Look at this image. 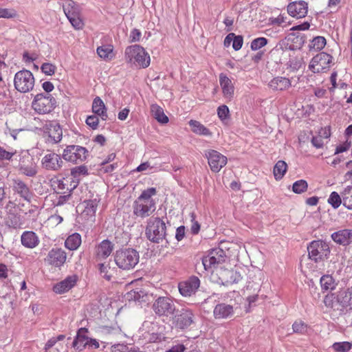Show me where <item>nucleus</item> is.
<instances>
[{
    "instance_id": "obj_1",
    "label": "nucleus",
    "mask_w": 352,
    "mask_h": 352,
    "mask_svg": "<svg viewBox=\"0 0 352 352\" xmlns=\"http://www.w3.org/2000/svg\"><path fill=\"white\" fill-rule=\"evenodd\" d=\"M145 236L146 239L153 243H161L166 239V226L164 221L157 217H151L148 221L145 228Z\"/></svg>"
},
{
    "instance_id": "obj_2",
    "label": "nucleus",
    "mask_w": 352,
    "mask_h": 352,
    "mask_svg": "<svg viewBox=\"0 0 352 352\" xmlns=\"http://www.w3.org/2000/svg\"><path fill=\"white\" fill-rule=\"evenodd\" d=\"M124 58L127 63L143 69L147 68L151 63L149 54L139 45L128 46L125 49Z\"/></svg>"
},
{
    "instance_id": "obj_3",
    "label": "nucleus",
    "mask_w": 352,
    "mask_h": 352,
    "mask_svg": "<svg viewBox=\"0 0 352 352\" xmlns=\"http://www.w3.org/2000/svg\"><path fill=\"white\" fill-rule=\"evenodd\" d=\"M139 252L132 248L117 250L114 254V261L117 266L124 270L133 269L138 263Z\"/></svg>"
},
{
    "instance_id": "obj_4",
    "label": "nucleus",
    "mask_w": 352,
    "mask_h": 352,
    "mask_svg": "<svg viewBox=\"0 0 352 352\" xmlns=\"http://www.w3.org/2000/svg\"><path fill=\"white\" fill-rule=\"evenodd\" d=\"M307 248L309 258L315 263L328 259L331 253L329 243L321 239L312 241Z\"/></svg>"
},
{
    "instance_id": "obj_5",
    "label": "nucleus",
    "mask_w": 352,
    "mask_h": 352,
    "mask_svg": "<svg viewBox=\"0 0 352 352\" xmlns=\"http://www.w3.org/2000/svg\"><path fill=\"white\" fill-rule=\"evenodd\" d=\"M151 308L158 317L173 316L176 311V305L173 300L168 296L157 298L153 302Z\"/></svg>"
},
{
    "instance_id": "obj_6",
    "label": "nucleus",
    "mask_w": 352,
    "mask_h": 352,
    "mask_svg": "<svg viewBox=\"0 0 352 352\" xmlns=\"http://www.w3.org/2000/svg\"><path fill=\"white\" fill-rule=\"evenodd\" d=\"M17 169L19 173L28 177H34L38 172V167L34 157L28 152L19 155Z\"/></svg>"
},
{
    "instance_id": "obj_7",
    "label": "nucleus",
    "mask_w": 352,
    "mask_h": 352,
    "mask_svg": "<svg viewBox=\"0 0 352 352\" xmlns=\"http://www.w3.org/2000/svg\"><path fill=\"white\" fill-rule=\"evenodd\" d=\"M56 104V99L50 94H38L35 96L32 107L40 114H45L54 110Z\"/></svg>"
},
{
    "instance_id": "obj_8",
    "label": "nucleus",
    "mask_w": 352,
    "mask_h": 352,
    "mask_svg": "<svg viewBox=\"0 0 352 352\" xmlns=\"http://www.w3.org/2000/svg\"><path fill=\"white\" fill-rule=\"evenodd\" d=\"M34 82L32 73L28 69H23L15 74L14 85L15 89L21 93H28L32 90Z\"/></svg>"
},
{
    "instance_id": "obj_9",
    "label": "nucleus",
    "mask_w": 352,
    "mask_h": 352,
    "mask_svg": "<svg viewBox=\"0 0 352 352\" xmlns=\"http://www.w3.org/2000/svg\"><path fill=\"white\" fill-rule=\"evenodd\" d=\"M89 155L88 150L79 145H69L63 150L62 157L69 162L80 164L84 162Z\"/></svg>"
},
{
    "instance_id": "obj_10",
    "label": "nucleus",
    "mask_w": 352,
    "mask_h": 352,
    "mask_svg": "<svg viewBox=\"0 0 352 352\" xmlns=\"http://www.w3.org/2000/svg\"><path fill=\"white\" fill-rule=\"evenodd\" d=\"M333 57L325 52H320L312 58L309 69L314 73L324 72L330 68Z\"/></svg>"
},
{
    "instance_id": "obj_11",
    "label": "nucleus",
    "mask_w": 352,
    "mask_h": 352,
    "mask_svg": "<svg viewBox=\"0 0 352 352\" xmlns=\"http://www.w3.org/2000/svg\"><path fill=\"white\" fill-rule=\"evenodd\" d=\"M173 316V323L177 329L184 330L194 323L195 315L190 309L182 308Z\"/></svg>"
},
{
    "instance_id": "obj_12",
    "label": "nucleus",
    "mask_w": 352,
    "mask_h": 352,
    "mask_svg": "<svg viewBox=\"0 0 352 352\" xmlns=\"http://www.w3.org/2000/svg\"><path fill=\"white\" fill-rule=\"evenodd\" d=\"M205 156L208 159L211 170L214 173L220 171L228 162L226 156L215 150L206 151Z\"/></svg>"
},
{
    "instance_id": "obj_13",
    "label": "nucleus",
    "mask_w": 352,
    "mask_h": 352,
    "mask_svg": "<svg viewBox=\"0 0 352 352\" xmlns=\"http://www.w3.org/2000/svg\"><path fill=\"white\" fill-rule=\"evenodd\" d=\"M11 187L15 194L28 202L31 201L34 194L30 186L24 181L19 178L13 179Z\"/></svg>"
},
{
    "instance_id": "obj_14",
    "label": "nucleus",
    "mask_w": 352,
    "mask_h": 352,
    "mask_svg": "<svg viewBox=\"0 0 352 352\" xmlns=\"http://www.w3.org/2000/svg\"><path fill=\"white\" fill-rule=\"evenodd\" d=\"M63 164L60 155L53 152L45 155L41 160L43 168L47 170H59L63 167Z\"/></svg>"
},
{
    "instance_id": "obj_15",
    "label": "nucleus",
    "mask_w": 352,
    "mask_h": 352,
    "mask_svg": "<svg viewBox=\"0 0 352 352\" xmlns=\"http://www.w3.org/2000/svg\"><path fill=\"white\" fill-rule=\"evenodd\" d=\"M223 254L224 252L221 249H212L202 258V265L204 269L208 270L216 265L223 263L224 261Z\"/></svg>"
},
{
    "instance_id": "obj_16",
    "label": "nucleus",
    "mask_w": 352,
    "mask_h": 352,
    "mask_svg": "<svg viewBox=\"0 0 352 352\" xmlns=\"http://www.w3.org/2000/svg\"><path fill=\"white\" fill-rule=\"evenodd\" d=\"M66 258L67 254L63 249L54 248L48 252L45 261L49 265L60 267L65 263Z\"/></svg>"
},
{
    "instance_id": "obj_17",
    "label": "nucleus",
    "mask_w": 352,
    "mask_h": 352,
    "mask_svg": "<svg viewBox=\"0 0 352 352\" xmlns=\"http://www.w3.org/2000/svg\"><path fill=\"white\" fill-rule=\"evenodd\" d=\"M155 210V204L143 202L136 199L133 204V214L142 219L149 217Z\"/></svg>"
},
{
    "instance_id": "obj_18",
    "label": "nucleus",
    "mask_w": 352,
    "mask_h": 352,
    "mask_svg": "<svg viewBox=\"0 0 352 352\" xmlns=\"http://www.w3.org/2000/svg\"><path fill=\"white\" fill-rule=\"evenodd\" d=\"M200 286V280L195 276L179 284V290L183 296H190L194 294Z\"/></svg>"
},
{
    "instance_id": "obj_19",
    "label": "nucleus",
    "mask_w": 352,
    "mask_h": 352,
    "mask_svg": "<svg viewBox=\"0 0 352 352\" xmlns=\"http://www.w3.org/2000/svg\"><path fill=\"white\" fill-rule=\"evenodd\" d=\"M287 12L292 17L304 18L308 12V4L304 1L292 2L287 6Z\"/></svg>"
},
{
    "instance_id": "obj_20",
    "label": "nucleus",
    "mask_w": 352,
    "mask_h": 352,
    "mask_svg": "<svg viewBox=\"0 0 352 352\" xmlns=\"http://www.w3.org/2000/svg\"><path fill=\"white\" fill-rule=\"evenodd\" d=\"M234 305L218 303L214 308L213 315L216 319H228L234 316Z\"/></svg>"
},
{
    "instance_id": "obj_21",
    "label": "nucleus",
    "mask_w": 352,
    "mask_h": 352,
    "mask_svg": "<svg viewBox=\"0 0 352 352\" xmlns=\"http://www.w3.org/2000/svg\"><path fill=\"white\" fill-rule=\"evenodd\" d=\"M78 280V277L76 274L68 276L64 280L55 284L53 291L59 294L67 292L76 285Z\"/></svg>"
},
{
    "instance_id": "obj_22",
    "label": "nucleus",
    "mask_w": 352,
    "mask_h": 352,
    "mask_svg": "<svg viewBox=\"0 0 352 352\" xmlns=\"http://www.w3.org/2000/svg\"><path fill=\"white\" fill-rule=\"evenodd\" d=\"M331 238L337 244L346 246L352 243V229H342L331 234Z\"/></svg>"
},
{
    "instance_id": "obj_23",
    "label": "nucleus",
    "mask_w": 352,
    "mask_h": 352,
    "mask_svg": "<svg viewBox=\"0 0 352 352\" xmlns=\"http://www.w3.org/2000/svg\"><path fill=\"white\" fill-rule=\"evenodd\" d=\"M99 201L100 199L98 198L85 200L81 204V206H78V208L80 207L83 208L81 214L87 219L89 218L94 219Z\"/></svg>"
},
{
    "instance_id": "obj_24",
    "label": "nucleus",
    "mask_w": 352,
    "mask_h": 352,
    "mask_svg": "<svg viewBox=\"0 0 352 352\" xmlns=\"http://www.w3.org/2000/svg\"><path fill=\"white\" fill-rule=\"evenodd\" d=\"M48 138L47 142L52 144H56L62 140L63 131L59 123L56 122H50L47 126Z\"/></svg>"
},
{
    "instance_id": "obj_25",
    "label": "nucleus",
    "mask_w": 352,
    "mask_h": 352,
    "mask_svg": "<svg viewBox=\"0 0 352 352\" xmlns=\"http://www.w3.org/2000/svg\"><path fill=\"white\" fill-rule=\"evenodd\" d=\"M219 84L222 89L223 96L231 100L234 96V87L232 80L224 74H219Z\"/></svg>"
},
{
    "instance_id": "obj_26",
    "label": "nucleus",
    "mask_w": 352,
    "mask_h": 352,
    "mask_svg": "<svg viewBox=\"0 0 352 352\" xmlns=\"http://www.w3.org/2000/svg\"><path fill=\"white\" fill-rule=\"evenodd\" d=\"M337 302L346 310H352V287L341 291L336 296Z\"/></svg>"
},
{
    "instance_id": "obj_27",
    "label": "nucleus",
    "mask_w": 352,
    "mask_h": 352,
    "mask_svg": "<svg viewBox=\"0 0 352 352\" xmlns=\"http://www.w3.org/2000/svg\"><path fill=\"white\" fill-rule=\"evenodd\" d=\"M114 245L108 239L102 241L98 245L96 255L99 259H105L111 254Z\"/></svg>"
},
{
    "instance_id": "obj_28",
    "label": "nucleus",
    "mask_w": 352,
    "mask_h": 352,
    "mask_svg": "<svg viewBox=\"0 0 352 352\" xmlns=\"http://www.w3.org/2000/svg\"><path fill=\"white\" fill-rule=\"evenodd\" d=\"M268 85L274 91H284L289 88L292 83L287 78L277 76L272 79Z\"/></svg>"
},
{
    "instance_id": "obj_29",
    "label": "nucleus",
    "mask_w": 352,
    "mask_h": 352,
    "mask_svg": "<svg viewBox=\"0 0 352 352\" xmlns=\"http://www.w3.org/2000/svg\"><path fill=\"white\" fill-rule=\"evenodd\" d=\"M88 332V329L85 327H82L78 329L77 335L73 342V346L79 351L83 350L87 345V337L85 333Z\"/></svg>"
},
{
    "instance_id": "obj_30",
    "label": "nucleus",
    "mask_w": 352,
    "mask_h": 352,
    "mask_svg": "<svg viewBox=\"0 0 352 352\" xmlns=\"http://www.w3.org/2000/svg\"><path fill=\"white\" fill-rule=\"evenodd\" d=\"M21 241L22 245L28 248H34L39 243L38 237L32 231H25L21 236Z\"/></svg>"
},
{
    "instance_id": "obj_31",
    "label": "nucleus",
    "mask_w": 352,
    "mask_h": 352,
    "mask_svg": "<svg viewBox=\"0 0 352 352\" xmlns=\"http://www.w3.org/2000/svg\"><path fill=\"white\" fill-rule=\"evenodd\" d=\"M92 111L100 116L102 120H107L108 118L104 103L98 96L96 97L93 100Z\"/></svg>"
},
{
    "instance_id": "obj_32",
    "label": "nucleus",
    "mask_w": 352,
    "mask_h": 352,
    "mask_svg": "<svg viewBox=\"0 0 352 352\" xmlns=\"http://www.w3.org/2000/svg\"><path fill=\"white\" fill-rule=\"evenodd\" d=\"M66 16H80V10L78 5L72 0H67L63 6Z\"/></svg>"
},
{
    "instance_id": "obj_33",
    "label": "nucleus",
    "mask_w": 352,
    "mask_h": 352,
    "mask_svg": "<svg viewBox=\"0 0 352 352\" xmlns=\"http://www.w3.org/2000/svg\"><path fill=\"white\" fill-rule=\"evenodd\" d=\"M82 242L80 234L75 232L69 235L65 241V246L69 250H76Z\"/></svg>"
},
{
    "instance_id": "obj_34",
    "label": "nucleus",
    "mask_w": 352,
    "mask_h": 352,
    "mask_svg": "<svg viewBox=\"0 0 352 352\" xmlns=\"http://www.w3.org/2000/svg\"><path fill=\"white\" fill-rule=\"evenodd\" d=\"M188 123L193 133L205 136L212 135V133L210 131V130L199 122L190 120Z\"/></svg>"
},
{
    "instance_id": "obj_35",
    "label": "nucleus",
    "mask_w": 352,
    "mask_h": 352,
    "mask_svg": "<svg viewBox=\"0 0 352 352\" xmlns=\"http://www.w3.org/2000/svg\"><path fill=\"white\" fill-rule=\"evenodd\" d=\"M152 116L162 124H166L168 122V117L164 114L163 109L157 104H153L151 106Z\"/></svg>"
},
{
    "instance_id": "obj_36",
    "label": "nucleus",
    "mask_w": 352,
    "mask_h": 352,
    "mask_svg": "<svg viewBox=\"0 0 352 352\" xmlns=\"http://www.w3.org/2000/svg\"><path fill=\"white\" fill-rule=\"evenodd\" d=\"M287 164L283 160H278L274 166L273 173L276 180H280L287 172Z\"/></svg>"
},
{
    "instance_id": "obj_37",
    "label": "nucleus",
    "mask_w": 352,
    "mask_h": 352,
    "mask_svg": "<svg viewBox=\"0 0 352 352\" xmlns=\"http://www.w3.org/2000/svg\"><path fill=\"white\" fill-rule=\"evenodd\" d=\"M320 283L322 289L326 291L333 290L336 286L334 278L329 274L323 275L320 279Z\"/></svg>"
},
{
    "instance_id": "obj_38",
    "label": "nucleus",
    "mask_w": 352,
    "mask_h": 352,
    "mask_svg": "<svg viewBox=\"0 0 352 352\" xmlns=\"http://www.w3.org/2000/svg\"><path fill=\"white\" fill-rule=\"evenodd\" d=\"M6 222L8 226L14 229L22 228L23 226L21 216L18 215L16 213L8 214Z\"/></svg>"
},
{
    "instance_id": "obj_39",
    "label": "nucleus",
    "mask_w": 352,
    "mask_h": 352,
    "mask_svg": "<svg viewBox=\"0 0 352 352\" xmlns=\"http://www.w3.org/2000/svg\"><path fill=\"white\" fill-rule=\"evenodd\" d=\"M341 195L343 206L349 210H352V186L345 188Z\"/></svg>"
},
{
    "instance_id": "obj_40",
    "label": "nucleus",
    "mask_w": 352,
    "mask_h": 352,
    "mask_svg": "<svg viewBox=\"0 0 352 352\" xmlns=\"http://www.w3.org/2000/svg\"><path fill=\"white\" fill-rule=\"evenodd\" d=\"M157 192L156 188L151 187L148 188L144 191L137 199L143 202H148L150 204H155V201L152 199V196L155 195Z\"/></svg>"
},
{
    "instance_id": "obj_41",
    "label": "nucleus",
    "mask_w": 352,
    "mask_h": 352,
    "mask_svg": "<svg viewBox=\"0 0 352 352\" xmlns=\"http://www.w3.org/2000/svg\"><path fill=\"white\" fill-rule=\"evenodd\" d=\"M326 45V39L323 36H318L314 37L309 45V50L320 51Z\"/></svg>"
},
{
    "instance_id": "obj_42",
    "label": "nucleus",
    "mask_w": 352,
    "mask_h": 352,
    "mask_svg": "<svg viewBox=\"0 0 352 352\" xmlns=\"http://www.w3.org/2000/svg\"><path fill=\"white\" fill-rule=\"evenodd\" d=\"M98 56L105 60H110L113 57V47L111 45H102L97 48Z\"/></svg>"
},
{
    "instance_id": "obj_43",
    "label": "nucleus",
    "mask_w": 352,
    "mask_h": 352,
    "mask_svg": "<svg viewBox=\"0 0 352 352\" xmlns=\"http://www.w3.org/2000/svg\"><path fill=\"white\" fill-rule=\"evenodd\" d=\"M327 201L334 209H337L342 204V197L333 191L330 194Z\"/></svg>"
},
{
    "instance_id": "obj_44",
    "label": "nucleus",
    "mask_w": 352,
    "mask_h": 352,
    "mask_svg": "<svg viewBox=\"0 0 352 352\" xmlns=\"http://www.w3.org/2000/svg\"><path fill=\"white\" fill-rule=\"evenodd\" d=\"M307 188V182L304 179H300L293 184L292 190L296 194H300L306 191Z\"/></svg>"
},
{
    "instance_id": "obj_45",
    "label": "nucleus",
    "mask_w": 352,
    "mask_h": 352,
    "mask_svg": "<svg viewBox=\"0 0 352 352\" xmlns=\"http://www.w3.org/2000/svg\"><path fill=\"white\" fill-rule=\"evenodd\" d=\"M268 43V40L265 37L256 38L251 42L250 48L253 51H256L265 46Z\"/></svg>"
},
{
    "instance_id": "obj_46",
    "label": "nucleus",
    "mask_w": 352,
    "mask_h": 352,
    "mask_svg": "<svg viewBox=\"0 0 352 352\" xmlns=\"http://www.w3.org/2000/svg\"><path fill=\"white\" fill-rule=\"evenodd\" d=\"M293 332L300 334H305L307 331V324L301 320L295 321L292 324Z\"/></svg>"
},
{
    "instance_id": "obj_47",
    "label": "nucleus",
    "mask_w": 352,
    "mask_h": 352,
    "mask_svg": "<svg viewBox=\"0 0 352 352\" xmlns=\"http://www.w3.org/2000/svg\"><path fill=\"white\" fill-rule=\"evenodd\" d=\"M71 175L75 178L78 177L80 175H88L87 167L85 165L76 166L71 169Z\"/></svg>"
},
{
    "instance_id": "obj_48",
    "label": "nucleus",
    "mask_w": 352,
    "mask_h": 352,
    "mask_svg": "<svg viewBox=\"0 0 352 352\" xmlns=\"http://www.w3.org/2000/svg\"><path fill=\"white\" fill-rule=\"evenodd\" d=\"M331 348L335 352H348L350 350L349 342H335Z\"/></svg>"
},
{
    "instance_id": "obj_49",
    "label": "nucleus",
    "mask_w": 352,
    "mask_h": 352,
    "mask_svg": "<svg viewBox=\"0 0 352 352\" xmlns=\"http://www.w3.org/2000/svg\"><path fill=\"white\" fill-rule=\"evenodd\" d=\"M76 186V185H74V187L70 190V191L67 195L56 196V199L54 201V205L58 206L65 204L71 197V191L74 188H75Z\"/></svg>"
},
{
    "instance_id": "obj_50",
    "label": "nucleus",
    "mask_w": 352,
    "mask_h": 352,
    "mask_svg": "<svg viewBox=\"0 0 352 352\" xmlns=\"http://www.w3.org/2000/svg\"><path fill=\"white\" fill-rule=\"evenodd\" d=\"M217 115L221 121H224L230 117V111L228 107L225 105H221L217 108Z\"/></svg>"
},
{
    "instance_id": "obj_51",
    "label": "nucleus",
    "mask_w": 352,
    "mask_h": 352,
    "mask_svg": "<svg viewBox=\"0 0 352 352\" xmlns=\"http://www.w3.org/2000/svg\"><path fill=\"white\" fill-rule=\"evenodd\" d=\"M41 69L45 74L52 76L55 73L56 67L52 63H44L42 64Z\"/></svg>"
},
{
    "instance_id": "obj_52",
    "label": "nucleus",
    "mask_w": 352,
    "mask_h": 352,
    "mask_svg": "<svg viewBox=\"0 0 352 352\" xmlns=\"http://www.w3.org/2000/svg\"><path fill=\"white\" fill-rule=\"evenodd\" d=\"M16 15V12L14 9L0 8V18L12 19Z\"/></svg>"
},
{
    "instance_id": "obj_53",
    "label": "nucleus",
    "mask_w": 352,
    "mask_h": 352,
    "mask_svg": "<svg viewBox=\"0 0 352 352\" xmlns=\"http://www.w3.org/2000/svg\"><path fill=\"white\" fill-rule=\"evenodd\" d=\"M72 26L76 30H80L83 27L82 21L80 19V16H67Z\"/></svg>"
},
{
    "instance_id": "obj_54",
    "label": "nucleus",
    "mask_w": 352,
    "mask_h": 352,
    "mask_svg": "<svg viewBox=\"0 0 352 352\" xmlns=\"http://www.w3.org/2000/svg\"><path fill=\"white\" fill-rule=\"evenodd\" d=\"M98 116L96 114L91 115L89 116L86 119V124L92 129H96L98 126L99 118Z\"/></svg>"
},
{
    "instance_id": "obj_55",
    "label": "nucleus",
    "mask_w": 352,
    "mask_h": 352,
    "mask_svg": "<svg viewBox=\"0 0 352 352\" xmlns=\"http://www.w3.org/2000/svg\"><path fill=\"white\" fill-rule=\"evenodd\" d=\"M196 215L194 212L190 213L191 226L190 232L192 234H197L200 230V224L195 220Z\"/></svg>"
},
{
    "instance_id": "obj_56",
    "label": "nucleus",
    "mask_w": 352,
    "mask_h": 352,
    "mask_svg": "<svg viewBox=\"0 0 352 352\" xmlns=\"http://www.w3.org/2000/svg\"><path fill=\"white\" fill-rule=\"evenodd\" d=\"M4 209L8 215L16 214L17 212V206L14 201L10 200L6 203Z\"/></svg>"
},
{
    "instance_id": "obj_57",
    "label": "nucleus",
    "mask_w": 352,
    "mask_h": 352,
    "mask_svg": "<svg viewBox=\"0 0 352 352\" xmlns=\"http://www.w3.org/2000/svg\"><path fill=\"white\" fill-rule=\"evenodd\" d=\"M232 47L235 51L239 50L243 45V38L241 35H235L234 38H232Z\"/></svg>"
},
{
    "instance_id": "obj_58",
    "label": "nucleus",
    "mask_w": 352,
    "mask_h": 352,
    "mask_svg": "<svg viewBox=\"0 0 352 352\" xmlns=\"http://www.w3.org/2000/svg\"><path fill=\"white\" fill-rule=\"evenodd\" d=\"M16 151L10 152L6 151L3 147L0 146V160H11L15 155Z\"/></svg>"
},
{
    "instance_id": "obj_59",
    "label": "nucleus",
    "mask_w": 352,
    "mask_h": 352,
    "mask_svg": "<svg viewBox=\"0 0 352 352\" xmlns=\"http://www.w3.org/2000/svg\"><path fill=\"white\" fill-rule=\"evenodd\" d=\"M142 294V292L131 291L130 292L127 293L126 298L129 300H140V298L143 297Z\"/></svg>"
},
{
    "instance_id": "obj_60",
    "label": "nucleus",
    "mask_w": 352,
    "mask_h": 352,
    "mask_svg": "<svg viewBox=\"0 0 352 352\" xmlns=\"http://www.w3.org/2000/svg\"><path fill=\"white\" fill-rule=\"evenodd\" d=\"M141 32L138 29H133L131 32L129 41L131 43L139 41L141 37Z\"/></svg>"
},
{
    "instance_id": "obj_61",
    "label": "nucleus",
    "mask_w": 352,
    "mask_h": 352,
    "mask_svg": "<svg viewBox=\"0 0 352 352\" xmlns=\"http://www.w3.org/2000/svg\"><path fill=\"white\" fill-rule=\"evenodd\" d=\"M336 298L334 297L333 294H329V295H327L324 299V303L325 305V306L328 307H331V308H334L335 307V305H334V299Z\"/></svg>"
},
{
    "instance_id": "obj_62",
    "label": "nucleus",
    "mask_w": 352,
    "mask_h": 352,
    "mask_svg": "<svg viewBox=\"0 0 352 352\" xmlns=\"http://www.w3.org/2000/svg\"><path fill=\"white\" fill-rule=\"evenodd\" d=\"M311 144L317 148H322L324 144L323 139L321 136H314L311 139Z\"/></svg>"
},
{
    "instance_id": "obj_63",
    "label": "nucleus",
    "mask_w": 352,
    "mask_h": 352,
    "mask_svg": "<svg viewBox=\"0 0 352 352\" xmlns=\"http://www.w3.org/2000/svg\"><path fill=\"white\" fill-rule=\"evenodd\" d=\"M351 146V142H346L342 144H340L336 147V154L343 153L346 151H347Z\"/></svg>"
},
{
    "instance_id": "obj_64",
    "label": "nucleus",
    "mask_w": 352,
    "mask_h": 352,
    "mask_svg": "<svg viewBox=\"0 0 352 352\" xmlns=\"http://www.w3.org/2000/svg\"><path fill=\"white\" fill-rule=\"evenodd\" d=\"M185 235V227L182 226L177 228L175 238L178 241L182 240Z\"/></svg>"
}]
</instances>
